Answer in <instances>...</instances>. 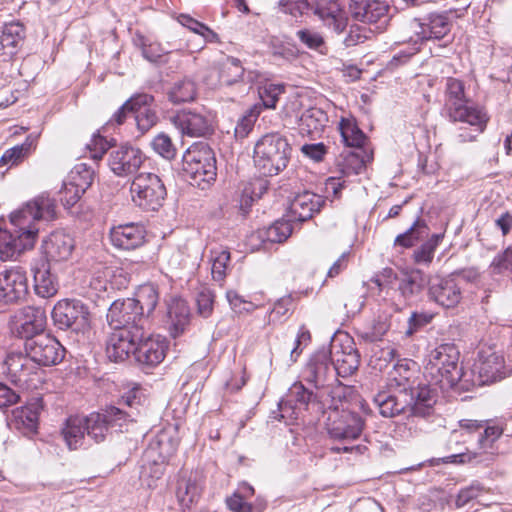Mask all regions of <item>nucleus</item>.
Returning a JSON list of instances; mask_svg holds the SVG:
<instances>
[{"label":"nucleus","mask_w":512,"mask_h":512,"mask_svg":"<svg viewBox=\"0 0 512 512\" xmlns=\"http://www.w3.org/2000/svg\"><path fill=\"white\" fill-rule=\"evenodd\" d=\"M32 143L27 139L21 145L7 149L0 158V167H13L24 160L31 151Z\"/></svg>","instance_id":"obj_46"},{"label":"nucleus","mask_w":512,"mask_h":512,"mask_svg":"<svg viewBox=\"0 0 512 512\" xmlns=\"http://www.w3.org/2000/svg\"><path fill=\"white\" fill-rule=\"evenodd\" d=\"M327 121L328 116L322 109L311 107L299 119L300 133L315 138L323 131Z\"/></svg>","instance_id":"obj_36"},{"label":"nucleus","mask_w":512,"mask_h":512,"mask_svg":"<svg viewBox=\"0 0 512 512\" xmlns=\"http://www.w3.org/2000/svg\"><path fill=\"white\" fill-rule=\"evenodd\" d=\"M332 371H334L333 365L329 362L327 353H321L308 364L305 371L306 380L316 387L322 386Z\"/></svg>","instance_id":"obj_39"},{"label":"nucleus","mask_w":512,"mask_h":512,"mask_svg":"<svg viewBox=\"0 0 512 512\" xmlns=\"http://www.w3.org/2000/svg\"><path fill=\"white\" fill-rule=\"evenodd\" d=\"M374 403L380 414L386 418H393L400 414H406L408 418H426L433 412L435 399L429 387H419L417 395L403 394L387 388L374 396Z\"/></svg>","instance_id":"obj_2"},{"label":"nucleus","mask_w":512,"mask_h":512,"mask_svg":"<svg viewBox=\"0 0 512 512\" xmlns=\"http://www.w3.org/2000/svg\"><path fill=\"white\" fill-rule=\"evenodd\" d=\"M416 363L403 361L394 365L389 372L387 388L396 390L401 393H411L417 395L420 385L416 384ZM423 387H426L425 385Z\"/></svg>","instance_id":"obj_24"},{"label":"nucleus","mask_w":512,"mask_h":512,"mask_svg":"<svg viewBox=\"0 0 512 512\" xmlns=\"http://www.w3.org/2000/svg\"><path fill=\"white\" fill-rule=\"evenodd\" d=\"M429 297L444 308L455 307L462 298L461 287L452 277H436L429 285Z\"/></svg>","instance_id":"obj_23"},{"label":"nucleus","mask_w":512,"mask_h":512,"mask_svg":"<svg viewBox=\"0 0 512 512\" xmlns=\"http://www.w3.org/2000/svg\"><path fill=\"white\" fill-rule=\"evenodd\" d=\"M167 316L170 334L173 337L181 335L190 322V309L186 301L173 298L168 304Z\"/></svg>","instance_id":"obj_34"},{"label":"nucleus","mask_w":512,"mask_h":512,"mask_svg":"<svg viewBox=\"0 0 512 512\" xmlns=\"http://www.w3.org/2000/svg\"><path fill=\"white\" fill-rule=\"evenodd\" d=\"M459 350L453 344H442L431 351L424 376L432 385L442 390L453 388L463 377L462 367L459 366Z\"/></svg>","instance_id":"obj_3"},{"label":"nucleus","mask_w":512,"mask_h":512,"mask_svg":"<svg viewBox=\"0 0 512 512\" xmlns=\"http://www.w3.org/2000/svg\"><path fill=\"white\" fill-rule=\"evenodd\" d=\"M170 122L183 135L201 137L212 131L211 120L204 114L192 111L181 110L170 117Z\"/></svg>","instance_id":"obj_20"},{"label":"nucleus","mask_w":512,"mask_h":512,"mask_svg":"<svg viewBox=\"0 0 512 512\" xmlns=\"http://www.w3.org/2000/svg\"><path fill=\"white\" fill-rule=\"evenodd\" d=\"M107 320L112 328L134 329V326L145 330L147 319L142 317V312L138 311L135 301L130 298L115 300L109 307Z\"/></svg>","instance_id":"obj_15"},{"label":"nucleus","mask_w":512,"mask_h":512,"mask_svg":"<svg viewBox=\"0 0 512 512\" xmlns=\"http://www.w3.org/2000/svg\"><path fill=\"white\" fill-rule=\"evenodd\" d=\"M36 366L25 353L12 352L7 355L3 364V373L18 386H27L31 376L36 373Z\"/></svg>","instance_id":"obj_22"},{"label":"nucleus","mask_w":512,"mask_h":512,"mask_svg":"<svg viewBox=\"0 0 512 512\" xmlns=\"http://www.w3.org/2000/svg\"><path fill=\"white\" fill-rule=\"evenodd\" d=\"M482 492V487L479 484H472L469 487L463 488L459 491L456 498V506L463 507L471 500L475 499Z\"/></svg>","instance_id":"obj_58"},{"label":"nucleus","mask_w":512,"mask_h":512,"mask_svg":"<svg viewBox=\"0 0 512 512\" xmlns=\"http://www.w3.org/2000/svg\"><path fill=\"white\" fill-rule=\"evenodd\" d=\"M245 69L238 58L228 56L221 64L219 78L226 85H233L243 79Z\"/></svg>","instance_id":"obj_44"},{"label":"nucleus","mask_w":512,"mask_h":512,"mask_svg":"<svg viewBox=\"0 0 512 512\" xmlns=\"http://www.w3.org/2000/svg\"><path fill=\"white\" fill-rule=\"evenodd\" d=\"M112 244L123 250H133L145 241V230L142 226L129 223L113 227L110 231Z\"/></svg>","instance_id":"obj_26"},{"label":"nucleus","mask_w":512,"mask_h":512,"mask_svg":"<svg viewBox=\"0 0 512 512\" xmlns=\"http://www.w3.org/2000/svg\"><path fill=\"white\" fill-rule=\"evenodd\" d=\"M145 334L140 326H134V329L128 330V328H113V332L109 335L106 343V354L107 357L114 362H122L126 360L134 349H136V343Z\"/></svg>","instance_id":"obj_13"},{"label":"nucleus","mask_w":512,"mask_h":512,"mask_svg":"<svg viewBox=\"0 0 512 512\" xmlns=\"http://www.w3.org/2000/svg\"><path fill=\"white\" fill-rule=\"evenodd\" d=\"M297 38L309 49H314L322 53L324 46L322 35L311 29H301L296 32Z\"/></svg>","instance_id":"obj_57"},{"label":"nucleus","mask_w":512,"mask_h":512,"mask_svg":"<svg viewBox=\"0 0 512 512\" xmlns=\"http://www.w3.org/2000/svg\"><path fill=\"white\" fill-rule=\"evenodd\" d=\"M85 435L87 434L84 417L71 416L66 420L62 428V436L70 450L81 447L84 443Z\"/></svg>","instance_id":"obj_37"},{"label":"nucleus","mask_w":512,"mask_h":512,"mask_svg":"<svg viewBox=\"0 0 512 512\" xmlns=\"http://www.w3.org/2000/svg\"><path fill=\"white\" fill-rule=\"evenodd\" d=\"M427 231L428 227L426 223L421 219H417L406 232L395 238L394 246L410 248L420 239L421 236L427 234Z\"/></svg>","instance_id":"obj_45"},{"label":"nucleus","mask_w":512,"mask_h":512,"mask_svg":"<svg viewBox=\"0 0 512 512\" xmlns=\"http://www.w3.org/2000/svg\"><path fill=\"white\" fill-rule=\"evenodd\" d=\"M164 54H166V51L159 43H143L142 45V55L150 62H160Z\"/></svg>","instance_id":"obj_59"},{"label":"nucleus","mask_w":512,"mask_h":512,"mask_svg":"<svg viewBox=\"0 0 512 512\" xmlns=\"http://www.w3.org/2000/svg\"><path fill=\"white\" fill-rule=\"evenodd\" d=\"M435 249L432 244H428L427 242L423 243L418 249H416L413 253L414 261L418 264H430L434 257Z\"/></svg>","instance_id":"obj_63"},{"label":"nucleus","mask_w":512,"mask_h":512,"mask_svg":"<svg viewBox=\"0 0 512 512\" xmlns=\"http://www.w3.org/2000/svg\"><path fill=\"white\" fill-rule=\"evenodd\" d=\"M397 291L399 293V301L391 300L389 303L392 312L401 310L402 306L406 305L409 299L421 292L406 274L400 280Z\"/></svg>","instance_id":"obj_47"},{"label":"nucleus","mask_w":512,"mask_h":512,"mask_svg":"<svg viewBox=\"0 0 512 512\" xmlns=\"http://www.w3.org/2000/svg\"><path fill=\"white\" fill-rule=\"evenodd\" d=\"M324 200L320 195L304 191L294 197L289 205V217L293 221L303 222L320 211Z\"/></svg>","instance_id":"obj_25"},{"label":"nucleus","mask_w":512,"mask_h":512,"mask_svg":"<svg viewBox=\"0 0 512 512\" xmlns=\"http://www.w3.org/2000/svg\"><path fill=\"white\" fill-rule=\"evenodd\" d=\"M133 203L144 211H158L167 195L161 178L151 172L136 175L130 186Z\"/></svg>","instance_id":"obj_8"},{"label":"nucleus","mask_w":512,"mask_h":512,"mask_svg":"<svg viewBox=\"0 0 512 512\" xmlns=\"http://www.w3.org/2000/svg\"><path fill=\"white\" fill-rule=\"evenodd\" d=\"M129 415L121 409L111 406L105 413H92L85 419L86 434L95 443L103 441L106 437L108 426H118L122 428L123 424L129 420Z\"/></svg>","instance_id":"obj_16"},{"label":"nucleus","mask_w":512,"mask_h":512,"mask_svg":"<svg viewBox=\"0 0 512 512\" xmlns=\"http://www.w3.org/2000/svg\"><path fill=\"white\" fill-rule=\"evenodd\" d=\"M25 353L39 366L59 364L65 356V348L53 336L42 334L25 341Z\"/></svg>","instance_id":"obj_10"},{"label":"nucleus","mask_w":512,"mask_h":512,"mask_svg":"<svg viewBox=\"0 0 512 512\" xmlns=\"http://www.w3.org/2000/svg\"><path fill=\"white\" fill-rule=\"evenodd\" d=\"M444 110L450 121L467 123L475 127L477 132H482L486 126V114L472 105L465 95L464 83L459 79H446Z\"/></svg>","instance_id":"obj_4"},{"label":"nucleus","mask_w":512,"mask_h":512,"mask_svg":"<svg viewBox=\"0 0 512 512\" xmlns=\"http://www.w3.org/2000/svg\"><path fill=\"white\" fill-rule=\"evenodd\" d=\"M351 17L373 26V30L384 31L391 20V7L385 0H350Z\"/></svg>","instance_id":"obj_9"},{"label":"nucleus","mask_w":512,"mask_h":512,"mask_svg":"<svg viewBox=\"0 0 512 512\" xmlns=\"http://www.w3.org/2000/svg\"><path fill=\"white\" fill-rule=\"evenodd\" d=\"M142 150L129 143L114 146L108 154V166L119 177H126L139 170L145 161Z\"/></svg>","instance_id":"obj_12"},{"label":"nucleus","mask_w":512,"mask_h":512,"mask_svg":"<svg viewBox=\"0 0 512 512\" xmlns=\"http://www.w3.org/2000/svg\"><path fill=\"white\" fill-rule=\"evenodd\" d=\"M130 299L135 301L138 311H141L142 317L147 319L158 303L159 294L153 284H144L139 286L135 292V297Z\"/></svg>","instance_id":"obj_40"},{"label":"nucleus","mask_w":512,"mask_h":512,"mask_svg":"<svg viewBox=\"0 0 512 512\" xmlns=\"http://www.w3.org/2000/svg\"><path fill=\"white\" fill-rule=\"evenodd\" d=\"M54 324L62 330L84 329L89 324L88 308L79 300H60L52 310Z\"/></svg>","instance_id":"obj_11"},{"label":"nucleus","mask_w":512,"mask_h":512,"mask_svg":"<svg viewBox=\"0 0 512 512\" xmlns=\"http://www.w3.org/2000/svg\"><path fill=\"white\" fill-rule=\"evenodd\" d=\"M197 96V85L195 81L188 77H184L175 81L167 92L168 100L174 104L192 102Z\"/></svg>","instance_id":"obj_38"},{"label":"nucleus","mask_w":512,"mask_h":512,"mask_svg":"<svg viewBox=\"0 0 512 512\" xmlns=\"http://www.w3.org/2000/svg\"><path fill=\"white\" fill-rule=\"evenodd\" d=\"M389 329V324L385 320H379L373 324L370 331L365 332L362 337L370 342L381 340Z\"/></svg>","instance_id":"obj_64"},{"label":"nucleus","mask_w":512,"mask_h":512,"mask_svg":"<svg viewBox=\"0 0 512 512\" xmlns=\"http://www.w3.org/2000/svg\"><path fill=\"white\" fill-rule=\"evenodd\" d=\"M279 411L280 417L287 423H291L292 421L298 419L301 408L292 404L291 401L282 400L279 403Z\"/></svg>","instance_id":"obj_62"},{"label":"nucleus","mask_w":512,"mask_h":512,"mask_svg":"<svg viewBox=\"0 0 512 512\" xmlns=\"http://www.w3.org/2000/svg\"><path fill=\"white\" fill-rule=\"evenodd\" d=\"M330 354L333 369L337 375L347 377L358 369L360 362L359 354L352 347H349V350L345 351L333 346Z\"/></svg>","instance_id":"obj_35"},{"label":"nucleus","mask_w":512,"mask_h":512,"mask_svg":"<svg viewBox=\"0 0 512 512\" xmlns=\"http://www.w3.org/2000/svg\"><path fill=\"white\" fill-rule=\"evenodd\" d=\"M291 217L288 220L274 222L266 231L267 240L273 243H281L291 235Z\"/></svg>","instance_id":"obj_51"},{"label":"nucleus","mask_w":512,"mask_h":512,"mask_svg":"<svg viewBox=\"0 0 512 512\" xmlns=\"http://www.w3.org/2000/svg\"><path fill=\"white\" fill-rule=\"evenodd\" d=\"M214 297L213 292L207 287L201 288L197 293L196 303L198 313L201 316L207 318L211 315L213 311Z\"/></svg>","instance_id":"obj_56"},{"label":"nucleus","mask_w":512,"mask_h":512,"mask_svg":"<svg viewBox=\"0 0 512 512\" xmlns=\"http://www.w3.org/2000/svg\"><path fill=\"white\" fill-rule=\"evenodd\" d=\"M47 317L41 307L26 306L14 314L12 331L25 340L42 335L46 327Z\"/></svg>","instance_id":"obj_14"},{"label":"nucleus","mask_w":512,"mask_h":512,"mask_svg":"<svg viewBox=\"0 0 512 512\" xmlns=\"http://www.w3.org/2000/svg\"><path fill=\"white\" fill-rule=\"evenodd\" d=\"M332 403L325 411V426L329 436L335 440H356L363 432L365 422L347 406L340 390L332 391Z\"/></svg>","instance_id":"obj_6"},{"label":"nucleus","mask_w":512,"mask_h":512,"mask_svg":"<svg viewBox=\"0 0 512 512\" xmlns=\"http://www.w3.org/2000/svg\"><path fill=\"white\" fill-rule=\"evenodd\" d=\"M226 298L231 306V308L236 313H241L243 311H250L253 308L252 303L245 301L237 292L235 291H227Z\"/></svg>","instance_id":"obj_61"},{"label":"nucleus","mask_w":512,"mask_h":512,"mask_svg":"<svg viewBox=\"0 0 512 512\" xmlns=\"http://www.w3.org/2000/svg\"><path fill=\"white\" fill-rule=\"evenodd\" d=\"M432 319L431 315L424 313H412L408 320V328L405 331L406 336H412L420 327L428 324Z\"/></svg>","instance_id":"obj_60"},{"label":"nucleus","mask_w":512,"mask_h":512,"mask_svg":"<svg viewBox=\"0 0 512 512\" xmlns=\"http://www.w3.org/2000/svg\"><path fill=\"white\" fill-rule=\"evenodd\" d=\"M28 292L27 276L21 268L0 272V304L16 303Z\"/></svg>","instance_id":"obj_17"},{"label":"nucleus","mask_w":512,"mask_h":512,"mask_svg":"<svg viewBox=\"0 0 512 512\" xmlns=\"http://www.w3.org/2000/svg\"><path fill=\"white\" fill-rule=\"evenodd\" d=\"M201 493L197 476L193 473L182 472L176 486V497L183 508H189L196 502Z\"/></svg>","instance_id":"obj_33"},{"label":"nucleus","mask_w":512,"mask_h":512,"mask_svg":"<svg viewBox=\"0 0 512 512\" xmlns=\"http://www.w3.org/2000/svg\"><path fill=\"white\" fill-rule=\"evenodd\" d=\"M216 160L214 152L207 145L188 149L182 159V174L192 186L207 189L216 179Z\"/></svg>","instance_id":"obj_7"},{"label":"nucleus","mask_w":512,"mask_h":512,"mask_svg":"<svg viewBox=\"0 0 512 512\" xmlns=\"http://www.w3.org/2000/svg\"><path fill=\"white\" fill-rule=\"evenodd\" d=\"M291 151L286 137L277 132L267 133L255 143V167L265 176L278 175L287 167Z\"/></svg>","instance_id":"obj_5"},{"label":"nucleus","mask_w":512,"mask_h":512,"mask_svg":"<svg viewBox=\"0 0 512 512\" xmlns=\"http://www.w3.org/2000/svg\"><path fill=\"white\" fill-rule=\"evenodd\" d=\"M59 288L56 277L49 269L38 268L34 272V290L42 298H50L57 294Z\"/></svg>","instance_id":"obj_41"},{"label":"nucleus","mask_w":512,"mask_h":512,"mask_svg":"<svg viewBox=\"0 0 512 512\" xmlns=\"http://www.w3.org/2000/svg\"><path fill=\"white\" fill-rule=\"evenodd\" d=\"M412 26L421 40L442 39L451 29L448 17L442 14H431L426 23L415 19Z\"/></svg>","instance_id":"obj_32"},{"label":"nucleus","mask_w":512,"mask_h":512,"mask_svg":"<svg viewBox=\"0 0 512 512\" xmlns=\"http://www.w3.org/2000/svg\"><path fill=\"white\" fill-rule=\"evenodd\" d=\"M211 273L216 281H222L226 276L227 265L230 261V252L225 249H214L211 251Z\"/></svg>","instance_id":"obj_48"},{"label":"nucleus","mask_w":512,"mask_h":512,"mask_svg":"<svg viewBox=\"0 0 512 512\" xmlns=\"http://www.w3.org/2000/svg\"><path fill=\"white\" fill-rule=\"evenodd\" d=\"M43 409L42 398H32L26 406L13 411L12 422L16 429L24 434H33L37 430L40 411Z\"/></svg>","instance_id":"obj_28"},{"label":"nucleus","mask_w":512,"mask_h":512,"mask_svg":"<svg viewBox=\"0 0 512 512\" xmlns=\"http://www.w3.org/2000/svg\"><path fill=\"white\" fill-rule=\"evenodd\" d=\"M25 39V27L20 22L5 24L0 34V57L11 59L21 49Z\"/></svg>","instance_id":"obj_27"},{"label":"nucleus","mask_w":512,"mask_h":512,"mask_svg":"<svg viewBox=\"0 0 512 512\" xmlns=\"http://www.w3.org/2000/svg\"><path fill=\"white\" fill-rule=\"evenodd\" d=\"M153 150L167 160L176 156V148L171 138L165 133H159L151 142Z\"/></svg>","instance_id":"obj_53"},{"label":"nucleus","mask_w":512,"mask_h":512,"mask_svg":"<svg viewBox=\"0 0 512 512\" xmlns=\"http://www.w3.org/2000/svg\"><path fill=\"white\" fill-rule=\"evenodd\" d=\"M93 182V171L86 164L77 165L66 181V193L73 191V196H66L68 206L75 205Z\"/></svg>","instance_id":"obj_30"},{"label":"nucleus","mask_w":512,"mask_h":512,"mask_svg":"<svg viewBox=\"0 0 512 512\" xmlns=\"http://www.w3.org/2000/svg\"><path fill=\"white\" fill-rule=\"evenodd\" d=\"M74 246V239L63 231L53 232L43 244L49 262L68 260L72 255Z\"/></svg>","instance_id":"obj_29"},{"label":"nucleus","mask_w":512,"mask_h":512,"mask_svg":"<svg viewBox=\"0 0 512 512\" xmlns=\"http://www.w3.org/2000/svg\"><path fill=\"white\" fill-rule=\"evenodd\" d=\"M473 372L478 374L480 385L493 383L507 377L511 371L504 365V358L496 352L481 351Z\"/></svg>","instance_id":"obj_18"},{"label":"nucleus","mask_w":512,"mask_h":512,"mask_svg":"<svg viewBox=\"0 0 512 512\" xmlns=\"http://www.w3.org/2000/svg\"><path fill=\"white\" fill-rule=\"evenodd\" d=\"M493 274L512 273V247L499 253L490 264Z\"/></svg>","instance_id":"obj_55"},{"label":"nucleus","mask_w":512,"mask_h":512,"mask_svg":"<svg viewBox=\"0 0 512 512\" xmlns=\"http://www.w3.org/2000/svg\"><path fill=\"white\" fill-rule=\"evenodd\" d=\"M260 114V109L257 106L249 109L242 117L239 118L235 126V137L237 139L246 138L252 131L255 122Z\"/></svg>","instance_id":"obj_50"},{"label":"nucleus","mask_w":512,"mask_h":512,"mask_svg":"<svg viewBox=\"0 0 512 512\" xmlns=\"http://www.w3.org/2000/svg\"><path fill=\"white\" fill-rule=\"evenodd\" d=\"M443 463H452V464H464V463H478L488 465L490 462L494 460V456L492 453H476V452H466L460 454H453L444 457Z\"/></svg>","instance_id":"obj_49"},{"label":"nucleus","mask_w":512,"mask_h":512,"mask_svg":"<svg viewBox=\"0 0 512 512\" xmlns=\"http://www.w3.org/2000/svg\"><path fill=\"white\" fill-rule=\"evenodd\" d=\"M372 159V151L360 149L357 152H351L344 159L342 173L346 176L360 174Z\"/></svg>","instance_id":"obj_43"},{"label":"nucleus","mask_w":512,"mask_h":512,"mask_svg":"<svg viewBox=\"0 0 512 512\" xmlns=\"http://www.w3.org/2000/svg\"><path fill=\"white\" fill-rule=\"evenodd\" d=\"M133 101V116L138 130L143 134L158 121L156 110L152 107L154 97L149 94H138L133 96Z\"/></svg>","instance_id":"obj_31"},{"label":"nucleus","mask_w":512,"mask_h":512,"mask_svg":"<svg viewBox=\"0 0 512 512\" xmlns=\"http://www.w3.org/2000/svg\"><path fill=\"white\" fill-rule=\"evenodd\" d=\"M339 130L342 139L347 146L365 149L364 145L367 141V136L359 129L355 119L342 118L339 123Z\"/></svg>","instance_id":"obj_42"},{"label":"nucleus","mask_w":512,"mask_h":512,"mask_svg":"<svg viewBox=\"0 0 512 512\" xmlns=\"http://www.w3.org/2000/svg\"><path fill=\"white\" fill-rule=\"evenodd\" d=\"M56 217L55 201L48 196L40 195L24 207L11 214V223L15 227V234L0 229V258L9 260L26 249L34 246L38 229L34 222L38 220L50 221Z\"/></svg>","instance_id":"obj_1"},{"label":"nucleus","mask_w":512,"mask_h":512,"mask_svg":"<svg viewBox=\"0 0 512 512\" xmlns=\"http://www.w3.org/2000/svg\"><path fill=\"white\" fill-rule=\"evenodd\" d=\"M313 397V392L304 387L302 383H294L287 394V401L302 408H305Z\"/></svg>","instance_id":"obj_54"},{"label":"nucleus","mask_w":512,"mask_h":512,"mask_svg":"<svg viewBox=\"0 0 512 512\" xmlns=\"http://www.w3.org/2000/svg\"><path fill=\"white\" fill-rule=\"evenodd\" d=\"M314 13L324 26L337 34L347 27L348 17L339 0H317L313 6Z\"/></svg>","instance_id":"obj_21"},{"label":"nucleus","mask_w":512,"mask_h":512,"mask_svg":"<svg viewBox=\"0 0 512 512\" xmlns=\"http://www.w3.org/2000/svg\"><path fill=\"white\" fill-rule=\"evenodd\" d=\"M166 349L167 344L163 338L150 335L145 330L144 336L136 343L133 355L139 364L154 367L163 361Z\"/></svg>","instance_id":"obj_19"},{"label":"nucleus","mask_w":512,"mask_h":512,"mask_svg":"<svg viewBox=\"0 0 512 512\" xmlns=\"http://www.w3.org/2000/svg\"><path fill=\"white\" fill-rule=\"evenodd\" d=\"M284 86L282 84H265L258 89L259 97L265 108L273 109L276 107V103L279 96L284 93Z\"/></svg>","instance_id":"obj_52"}]
</instances>
